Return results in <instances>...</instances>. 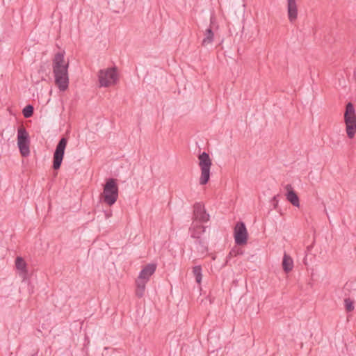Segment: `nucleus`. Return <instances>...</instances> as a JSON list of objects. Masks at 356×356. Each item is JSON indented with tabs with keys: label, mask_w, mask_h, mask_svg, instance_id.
I'll use <instances>...</instances> for the list:
<instances>
[{
	"label": "nucleus",
	"mask_w": 356,
	"mask_h": 356,
	"mask_svg": "<svg viewBox=\"0 0 356 356\" xmlns=\"http://www.w3.org/2000/svg\"><path fill=\"white\" fill-rule=\"evenodd\" d=\"M69 63L65 61L64 54L58 52L56 54L53 59V73L55 79V84L60 91H65L69 86L68 76Z\"/></svg>",
	"instance_id": "1"
},
{
	"label": "nucleus",
	"mask_w": 356,
	"mask_h": 356,
	"mask_svg": "<svg viewBox=\"0 0 356 356\" xmlns=\"http://www.w3.org/2000/svg\"><path fill=\"white\" fill-rule=\"evenodd\" d=\"M156 269V264H149L141 270L136 280V295L137 297L142 298L144 296L146 284L149 280L150 277L155 273Z\"/></svg>",
	"instance_id": "2"
},
{
	"label": "nucleus",
	"mask_w": 356,
	"mask_h": 356,
	"mask_svg": "<svg viewBox=\"0 0 356 356\" xmlns=\"http://www.w3.org/2000/svg\"><path fill=\"white\" fill-rule=\"evenodd\" d=\"M104 203L108 206L114 204L118 198V186L116 180L110 178L106 180L101 195Z\"/></svg>",
	"instance_id": "3"
},
{
	"label": "nucleus",
	"mask_w": 356,
	"mask_h": 356,
	"mask_svg": "<svg viewBox=\"0 0 356 356\" xmlns=\"http://www.w3.org/2000/svg\"><path fill=\"white\" fill-rule=\"evenodd\" d=\"M347 135L350 138L354 137L356 131V114L352 103L347 104L344 113Z\"/></svg>",
	"instance_id": "4"
},
{
	"label": "nucleus",
	"mask_w": 356,
	"mask_h": 356,
	"mask_svg": "<svg viewBox=\"0 0 356 356\" xmlns=\"http://www.w3.org/2000/svg\"><path fill=\"white\" fill-rule=\"evenodd\" d=\"M199 166L201 170V175L200 177V184L205 185L208 183L210 178V168L212 165L211 160L209 154L202 152L199 155Z\"/></svg>",
	"instance_id": "5"
},
{
	"label": "nucleus",
	"mask_w": 356,
	"mask_h": 356,
	"mask_svg": "<svg viewBox=\"0 0 356 356\" xmlns=\"http://www.w3.org/2000/svg\"><path fill=\"white\" fill-rule=\"evenodd\" d=\"M30 140L26 129L22 126L17 130V145L20 154L23 157H27L30 154Z\"/></svg>",
	"instance_id": "6"
},
{
	"label": "nucleus",
	"mask_w": 356,
	"mask_h": 356,
	"mask_svg": "<svg viewBox=\"0 0 356 356\" xmlns=\"http://www.w3.org/2000/svg\"><path fill=\"white\" fill-rule=\"evenodd\" d=\"M98 77L100 86L103 87H108L115 84L118 80V74L115 68L101 70Z\"/></svg>",
	"instance_id": "7"
},
{
	"label": "nucleus",
	"mask_w": 356,
	"mask_h": 356,
	"mask_svg": "<svg viewBox=\"0 0 356 356\" xmlns=\"http://www.w3.org/2000/svg\"><path fill=\"white\" fill-rule=\"evenodd\" d=\"M67 143V139L62 138L56 145L53 159V168L54 170L59 169L61 165Z\"/></svg>",
	"instance_id": "8"
},
{
	"label": "nucleus",
	"mask_w": 356,
	"mask_h": 356,
	"mask_svg": "<svg viewBox=\"0 0 356 356\" xmlns=\"http://www.w3.org/2000/svg\"><path fill=\"white\" fill-rule=\"evenodd\" d=\"M234 240L237 245H242L247 243L248 232L244 222H238L234 227Z\"/></svg>",
	"instance_id": "9"
},
{
	"label": "nucleus",
	"mask_w": 356,
	"mask_h": 356,
	"mask_svg": "<svg viewBox=\"0 0 356 356\" xmlns=\"http://www.w3.org/2000/svg\"><path fill=\"white\" fill-rule=\"evenodd\" d=\"M193 220L200 222H206L209 220V215L206 212L204 205L200 202L194 204Z\"/></svg>",
	"instance_id": "10"
},
{
	"label": "nucleus",
	"mask_w": 356,
	"mask_h": 356,
	"mask_svg": "<svg viewBox=\"0 0 356 356\" xmlns=\"http://www.w3.org/2000/svg\"><path fill=\"white\" fill-rule=\"evenodd\" d=\"M287 12L289 19L293 22L298 17V8L296 0H287Z\"/></svg>",
	"instance_id": "11"
},
{
	"label": "nucleus",
	"mask_w": 356,
	"mask_h": 356,
	"mask_svg": "<svg viewBox=\"0 0 356 356\" xmlns=\"http://www.w3.org/2000/svg\"><path fill=\"white\" fill-rule=\"evenodd\" d=\"M282 268L286 273L291 271L293 268V261L292 258L286 253H284L283 257Z\"/></svg>",
	"instance_id": "12"
},
{
	"label": "nucleus",
	"mask_w": 356,
	"mask_h": 356,
	"mask_svg": "<svg viewBox=\"0 0 356 356\" xmlns=\"http://www.w3.org/2000/svg\"><path fill=\"white\" fill-rule=\"evenodd\" d=\"M214 34L211 28H208L206 29L204 33V38L202 41V45L204 47H207L209 44H211L213 41Z\"/></svg>",
	"instance_id": "13"
},
{
	"label": "nucleus",
	"mask_w": 356,
	"mask_h": 356,
	"mask_svg": "<svg viewBox=\"0 0 356 356\" xmlns=\"http://www.w3.org/2000/svg\"><path fill=\"white\" fill-rule=\"evenodd\" d=\"M191 237L196 239V244L198 245L197 247V250L202 253H204L207 251V248L205 242L200 238L199 236H197L195 232H193L191 234Z\"/></svg>",
	"instance_id": "14"
},
{
	"label": "nucleus",
	"mask_w": 356,
	"mask_h": 356,
	"mask_svg": "<svg viewBox=\"0 0 356 356\" xmlns=\"http://www.w3.org/2000/svg\"><path fill=\"white\" fill-rule=\"evenodd\" d=\"M286 200L294 207H300V200L298 195L295 191H290L286 193Z\"/></svg>",
	"instance_id": "15"
},
{
	"label": "nucleus",
	"mask_w": 356,
	"mask_h": 356,
	"mask_svg": "<svg viewBox=\"0 0 356 356\" xmlns=\"http://www.w3.org/2000/svg\"><path fill=\"white\" fill-rule=\"evenodd\" d=\"M15 266L17 270H20L24 273H27L26 264L24 259L21 257H17L15 259Z\"/></svg>",
	"instance_id": "16"
},
{
	"label": "nucleus",
	"mask_w": 356,
	"mask_h": 356,
	"mask_svg": "<svg viewBox=\"0 0 356 356\" xmlns=\"http://www.w3.org/2000/svg\"><path fill=\"white\" fill-rule=\"evenodd\" d=\"M193 273L194 276L195 277V280L197 283L200 284L202 278V267L200 266H195V267H193Z\"/></svg>",
	"instance_id": "17"
},
{
	"label": "nucleus",
	"mask_w": 356,
	"mask_h": 356,
	"mask_svg": "<svg viewBox=\"0 0 356 356\" xmlns=\"http://www.w3.org/2000/svg\"><path fill=\"white\" fill-rule=\"evenodd\" d=\"M191 234L193 232H195L196 234L200 237V234L204 232L205 227L202 225H196L194 222L192 224V227L190 229Z\"/></svg>",
	"instance_id": "18"
},
{
	"label": "nucleus",
	"mask_w": 356,
	"mask_h": 356,
	"mask_svg": "<svg viewBox=\"0 0 356 356\" xmlns=\"http://www.w3.org/2000/svg\"><path fill=\"white\" fill-rule=\"evenodd\" d=\"M33 111L34 108L32 105H27L23 108L22 113L25 118H29L33 115Z\"/></svg>",
	"instance_id": "19"
},
{
	"label": "nucleus",
	"mask_w": 356,
	"mask_h": 356,
	"mask_svg": "<svg viewBox=\"0 0 356 356\" xmlns=\"http://www.w3.org/2000/svg\"><path fill=\"white\" fill-rule=\"evenodd\" d=\"M346 309L348 312H352L354 309V302L350 298H346L344 300Z\"/></svg>",
	"instance_id": "20"
},
{
	"label": "nucleus",
	"mask_w": 356,
	"mask_h": 356,
	"mask_svg": "<svg viewBox=\"0 0 356 356\" xmlns=\"http://www.w3.org/2000/svg\"><path fill=\"white\" fill-rule=\"evenodd\" d=\"M239 254H241V252L239 251V250L232 249L229 252V255L227 256V259H229L232 257H236V256H237Z\"/></svg>",
	"instance_id": "21"
},
{
	"label": "nucleus",
	"mask_w": 356,
	"mask_h": 356,
	"mask_svg": "<svg viewBox=\"0 0 356 356\" xmlns=\"http://www.w3.org/2000/svg\"><path fill=\"white\" fill-rule=\"evenodd\" d=\"M284 188L286 191V193H289L290 191H294L291 184H286Z\"/></svg>",
	"instance_id": "22"
},
{
	"label": "nucleus",
	"mask_w": 356,
	"mask_h": 356,
	"mask_svg": "<svg viewBox=\"0 0 356 356\" xmlns=\"http://www.w3.org/2000/svg\"><path fill=\"white\" fill-rule=\"evenodd\" d=\"M104 215H105V218L106 219H108L109 218H111L112 216V211H111V210L105 211L104 212Z\"/></svg>",
	"instance_id": "23"
},
{
	"label": "nucleus",
	"mask_w": 356,
	"mask_h": 356,
	"mask_svg": "<svg viewBox=\"0 0 356 356\" xmlns=\"http://www.w3.org/2000/svg\"><path fill=\"white\" fill-rule=\"evenodd\" d=\"M273 202H277V196H274L273 198Z\"/></svg>",
	"instance_id": "24"
},
{
	"label": "nucleus",
	"mask_w": 356,
	"mask_h": 356,
	"mask_svg": "<svg viewBox=\"0 0 356 356\" xmlns=\"http://www.w3.org/2000/svg\"><path fill=\"white\" fill-rule=\"evenodd\" d=\"M277 205V202H274V207H275V208H276Z\"/></svg>",
	"instance_id": "25"
}]
</instances>
